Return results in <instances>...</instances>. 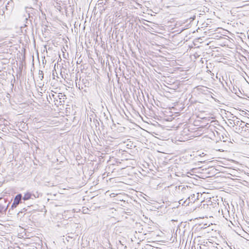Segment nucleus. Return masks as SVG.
I'll use <instances>...</instances> for the list:
<instances>
[{"label": "nucleus", "mask_w": 249, "mask_h": 249, "mask_svg": "<svg viewBox=\"0 0 249 249\" xmlns=\"http://www.w3.org/2000/svg\"><path fill=\"white\" fill-rule=\"evenodd\" d=\"M24 27L26 28L27 30H31V31H33L34 26L33 25L32 19L26 18L25 19V24Z\"/></svg>", "instance_id": "obj_3"}, {"label": "nucleus", "mask_w": 249, "mask_h": 249, "mask_svg": "<svg viewBox=\"0 0 249 249\" xmlns=\"http://www.w3.org/2000/svg\"><path fill=\"white\" fill-rule=\"evenodd\" d=\"M93 123L95 124V125L96 127H97L99 125V123L98 122V121L97 119H94Z\"/></svg>", "instance_id": "obj_8"}, {"label": "nucleus", "mask_w": 249, "mask_h": 249, "mask_svg": "<svg viewBox=\"0 0 249 249\" xmlns=\"http://www.w3.org/2000/svg\"><path fill=\"white\" fill-rule=\"evenodd\" d=\"M246 127L245 130H249V124L246 123L244 124V127Z\"/></svg>", "instance_id": "obj_10"}, {"label": "nucleus", "mask_w": 249, "mask_h": 249, "mask_svg": "<svg viewBox=\"0 0 249 249\" xmlns=\"http://www.w3.org/2000/svg\"><path fill=\"white\" fill-rule=\"evenodd\" d=\"M234 117H236V119H238V117H236V116H234L233 117V118H234Z\"/></svg>", "instance_id": "obj_14"}, {"label": "nucleus", "mask_w": 249, "mask_h": 249, "mask_svg": "<svg viewBox=\"0 0 249 249\" xmlns=\"http://www.w3.org/2000/svg\"><path fill=\"white\" fill-rule=\"evenodd\" d=\"M242 123H245L244 122H242V121H236V122H234V124L235 125H239V127H241V128H244V124H242Z\"/></svg>", "instance_id": "obj_6"}, {"label": "nucleus", "mask_w": 249, "mask_h": 249, "mask_svg": "<svg viewBox=\"0 0 249 249\" xmlns=\"http://www.w3.org/2000/svg\"><path fill=\"white\" fill-rule=\"evenodd\" d=\"M22 198V195L21 194H18L17 195L14 199V201L11 206V208L14 209L16 208L19 204L22 203L23 200Z\"/></svg>", "instance_id": "obj_2"}, {"label": "nucleus", "mask_w": 249, "mask_h": 249, "mask_svg": "<svg viewBox=\"0 0 249 249\" xmlns=\"http://www.w3.org/2000/svg\"><path fill=\"white\" fill-rule=\"evenodd\" d=\"M89 119H90V121H91V118H90Z\"/></svg>", "instance_id": "obj_15"}, {"label": "nucleus", "mask_w": 249, "mask_h": 249, "mask_svg": "<svg viewBox=\"0 0 249 249\" xmlns=\"http://www.w3.org/2000/svg\"><path fill=\"white\" fill-rule=\"evenodd\" d=\"M104 0H103V1H100L99 2H98V5H100V4H105V2L104 1Z\"/></svg>", "instance_id": "obj_12"}, {"label": "nucleus", "mask_w": 249, "mask_h": 249, "mask_svg": "<svg viewBox=\"0 0 249 249\" xmlns=\"http://www.w3.org/2000/svg\"><path fill=\"white\" fill-rule=\"evenodd\" d=\"M179 204H181L182 205H189L190 203V197H188L186 200L183 201V199H181L179 201Z\"/></svg>", "instance_id": "obj_5"}, {"label": "nucleus", "mask_w": 249, "mask_h": 249, "mask_svg": "<svg viewBox=\"0 0 249 249\" xmlns=\"http://www.w3.org/2000/svg\"><path fill=\"white\" fill-rule=\"evenodd\" d=\"M242 114H246L247 113L246 112H245L243 110L242 111Z\"/></svg>", "instance_id": "obj_13"}, {"label": "nucleus", "mask_w": 249, "mask_h": 249, "mask_svg": "<svg viewBox=\"0 0 249 249\" xmlns=\"http://www.w3.org/2000/svg\"><path fill=\"white\" fill-rule=\"evenodd\" d=\"M10 2H8V3H7V5H6V9H7V10H8V9H9V8H9V7H10Z\"/></svg>", "instance_id": "obj_11"}, {"label": "nucleus", "mask_w": 249, "mask_h": 249, "mask_svg": "<svg viewBox=\"0 0 249 249\" xmlns=\"http://www.w3.org/2000/svg\"><path fill=\"white\" fill-rule=\"evenodd\" d=\"M38 74L39 75V77L41 78V79L42 80L43 78V72L42 71H39L38 72Z\"/></svg>", "instance_id": "obj_9"}, {"label": "nucleus", "mask_w": 249, "mask_h": 249, "mask_svg": "<svg viewBox=\"0 0 249 249\" xmlns=\"http://www.w3.org/2000/svg\"><path fill=\"white\" fill-rule=\"evenodd\" d=\"M39 196V193L36 192L35 194L32 193L30 192H27L24 194V196H22L23 201H26L30 199H34L36 198H38Z\"/></svg>", "instance_id": "obj_1"}, {"label": "nucleus", "mask_w": 249, "mask_h": 249, "mask_svg": "<svg viewBox=\"0 0 249 249\" xmlns=\"http://www.w3.org/2000/svg\"><path fill=\"white\" fill-rule=\"evenodd\" d=\"M27 211V209H26L25 208H23L22 210H21V211H19L18 213V216H20L21 215V214L23 213L24 212H25V211Z\"/></svg>", "instance_id": "obj_7"}, {"label": "nucleus", "mask_w": 249, "mask_h": 249, "mask_svg": "<svg viewBox=\"0 0 249 249\" xmlns=\"http://www.w3.org/2000/svg\"><path fill=\"white\" fill-rule=\"evenodd\" d=\"M31 11H29V13H28V18H30L32 19V21L34 20V22H35L36 18L34 17V15L37 14H38L39 12L37 10L31 8Z\"/></svg>", "instance_id": "obj_4"}]
</instances>
